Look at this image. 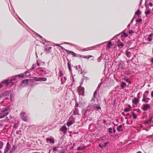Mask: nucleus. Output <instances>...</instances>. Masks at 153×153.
Segmentation results:
<instances>
[{
    "label": "nucleus",
    "instance_id": "obj_2",
    "mask_svg": "<svg viewBox=\"0 0 153 153\" xmlns=\"http://www.w3.org/2000/svg\"><path fill=\"white\" fill-rule=\"evenodd\" d=\"M20 116L23 121L25 122L27 121V117L26 116V113L25 112L22 111L20 113Z\"/></svg>",
    "mask_w": 153,
    "mask_h": 153
},
{
    "label": "nucleus",
    "instance_id": "obj_48",
    "mask_svg": "<svg viewBox=\"0 0 153 153\" xmlns=\"http://www.w3.org/2000/svg\"><path fill=\"white\" fill-rule=\"evenodd\" d=\"M108 144V142H106L104 144V145H102L103 147H105Z\"/></svg>",
    "mask_w": 153,
    "mask_h": 153
},
{
    "label": "nucleus",
    "instance_id": "obj_58",
    "mask_svg": "<svg viewBox=\"0 0 153 153\" xmlns=\"http://www.w3.org/2000/svg\"><path fill=\"white\" fill-rule=\"evenodd\" d=\"M133 33V32L132 30H131L129 31V34H131V33Z\"/></svg>",
    "mask_w": 153,
    "mask_h": 153
},
{
    "label": "nucleus",
    "instance_id": "obj_26",
    "mask_svg": "<svg viewBox=\"0 0 153 153\" xmlns=\"http://www.w3.org/2000/svg\"><path fill=\"white\" fill-rule=\"evenodd\" d=\"M68 69L70 72H71V64L69 62L68 63Z\"/></svg>",
    "mask_w": 153,
    "mask_h": 153
},
{
    "label": "nucleus",
    "instance_id": "obj_52",
    "mask_svg": "<svg viewBox=\"0 0 153 153\" xmlns=\"http://www.w3.org/2000/svg\"><path fill=\"white\" fill-rule=\"evenodd\" d=\"M145 123L146 124H148L150 123V122L149 121V120H147L145 121Z\"/></svg>",
    "mask_w": 153,
    "mask_h": 153
},
{
    "label": "nucleus",
    "instance_id": "obj_12",
    "mask_svg": "<svg viewBox=\"0 0 153 153\" xmlns=\"http://www.w3.org/2000/svg\"><path fill=\"white\" fill-rule=\"evenodd\" d=\"M46 73V74L44 75L45 76L50 77L52 76V73L48 70Z\"/></svg>",
    "mask_w": 153,
    "mask_h": 153
},
{
    "label": "nucleus",
    "instance_id": "obj_53",
    "mask_svg": "<svg viewBox=\"0 0 153 153\" xmlns=\"http://www.w3.org/2000/svg\"><path fill=\"white\" fill-rule=\"evenodd\" d=\"M102 121H103V124H105L106 123V121L105 120L103 119V120Z\"/></svg>",
    "mask_w": 153,
    "mask_h": 153
},
{
    "label": "nucleus",
    "instance_id": "obj_60",
    "mask_svg": "<svg viewBox=\"0 0 153 153\" xmlns=\"http://www.w3.org/2000/svg\"><path fill=\"white\" fill-rule=\"evenodd\" d=\"M124 35L125 37H127L128 36V34L125 33H124Z\"/></svg>",
    "mask_w": 153,
    "mask_h": 153
},
{
    "label": "nucleus",
    "instance_id": "obj_38",
    "mask_svg": "<svg viewBox=\"0 0 153 153\" xmlns=\"http://www.w3.org/2000/svg\"><path fill=\"white\" fill-rule=\"evenodd\" d=\"M102 55V54L100 56V57H99V58H98L97 60L99 62H100V61H101V57Z\"/></svg>",
    "mask_w": 153,
    "mask_h": 153
},
{
    "label": "nucleus",
    "instance_id": "obj_5",
    "mask_svg": "<svg viewBox=\"0 0 153 153\" xmlns=\"http://www.w3.org/2000/svg\"><path fill=\"white\" fill-rule=\"evenodd\" d=\"M38 70L41 71L43 75H44L46 74L48 70L44 68L39 67L38 68Z\"/></svg>",
    "mask_w": 153,
    "mask_h": 153
},
{
    "label": "nucleus",
    "instance_id": "obj_27",
    "mask_svg": "<svg viewBox=\"0 0 153 153\" xmlns=\"http://www.w3.org/2000/svg\"><path fill=\"white\" fill-rule=\"evenodd\" d=\"M95 106V110H100L101 108L100 106H98L97 105H94Z\"/></svg>",
    "mask_w": 153,
    "mask_h": 153
},
{
    "label": "nucleus",
    "instance_id": "obj_35",
    "mask_svg": "<svg viewBox=\"0 0 153 153\" xmlns=\"http://www.w3.org/2000/svg\"><path fill=\"white\" fill-rule=\"evenodd\" d=\"M112 45V43H111V42L109 41L108 42V45H107V46L108 48H110L111 47V46Z\"/></svg>",
    "mask_w": 153,
    "mask_h": 153
},
{
    "label": "nucleus",
    "instance_id": "obj_14",
    "mask_svg": "<svg viewBox=\"0 0 153 153\" xmlns=\"http://www.w3.org/2000/svg\"><path fill=\"white\" fill-rule=\"evenodd\" d=\"M92 111H91L90 109L88 108H87V109L86 110L85 112V114H88L89 115L90 114Z\"/></svg>",
    "mask_w": 153,
    "mask_h": 153
},
{
    "label": "nucleus",
    "instance_id": "obj_56",
    "mask_svg": "<svg viewBox=\"0 0 153 153\" xmlns=\"http://www.w3.org/2000/svg\"><path fill=\"white\" fill-rule=\"evenodd\" d=\"M119 34L117 35L114 36L113 37V39H115V38H117V37L118 36Z\"/></svg>",
    "mask_w": 153,
    "mask_h": 153
},
{
    "label": "nucleus",
    "instance_id": "obj_13",
    "mask_svg": "<svg viewBox=\"0 0 153 153\" xmlns=\"http://www.w3.org/2000/svg\"><path fill=\"white\" fill-rule=\"evenodd\" d=\"M37 79H36V81H45L47 79L45 77H39L36 78Z\"/></svg>",
    "mask_w": 153,
    "mask_h": 153
},
{
    "label": "nucleus",
    "instance_id": "obj_10",
    "mask_svg": "<svg viewBox=\"0 0 153 153\" xmlns=\"http://www.w3.org/2000/svg\"><path fill=\"white\" fill-rule=\"evenodd\" d=\"M95 107L94 105L93 104L90 105L87 107L92 111L95 110Z\"/></svg>",
    "mask_w": 153,
    "mask_h": 153
},
{
    "label": "nucleus",
    "instance_id": "obj_57",
    "mask_svg": "<svg viewBox=\"0 0 153 153\" xmlns=\"http://www.w3.org/2000/svg\"><path fill=\"white\" fill-rule=\"evenodd\" d=\"M60 47L62 48V49L64 50H65L66 51V50H66L65 48H64L63 47L61 46H60Z\"/></svg>",
    "mask_w": 153,
    "mask_h": 153
},
{
    "label": "nucleus",
    "instance_id": "obj_7",
    "mask_svg": "<svg viewBox=\"0 0 153 153\" xmlns=\"http://www.w3.org/2000/svg\"><path fill=\"white\" fill-rule=\"evenodd\" d=\"M10 145L8 142H7L6 146V147L5 148L4 153H6L10 149Z\"/></svg>",
    "mask_w": 153,
    "mask_h": 153
},
{
    "label": "nucleus",
    "instance_id": "obj_23",
    "mask_svg": "<svg viewBox=\"0 0 153 153\" xmlns=\"http://www.w3.org/2000/svg\"><path fill=\"white\" fill-rule=\"evenodd\" d=\"M37 65L38 66H40L42 63V61L40 60H37Z\"/></svg>",
    "mask_w": 153,
    "mask_h": 153
},
{
    "label": "nucleus",
    "instance_id": "obj_22",
    "mask_svg": "<svg viewBox=\"0 0 153 153\" xmlns=\"http://www.w3.org/2000/svg\"><path fill=\"white\" fill-rule=\"evenodd\" d=\"M135 14L139 16L141 14V12L139 10H137L135 12Z\"/></svg>",
    "mask_w": 153,
    "mask_h": 153
},
{
    "label": "nucleus",
    "instance_id": "obj_39",
    "mask_svg": "<svg viewBox=\"0 0 153 153\" xmlns=\"http://www.w3.org/2000/svg\"><path fill=\"white\" fill-rule=\"evenodd\" d=\"M18 127V126L17 124H15L13 126V128H14L16 129Z\"/></svg>",
    "mask_w": 153,
    "mask_h": 153
},
{
    "label": "nucleus",
    "instance_id": "obj_44",
    "mask_svg": "<svg viewBox=\"0 0 153 153\" xmlns=\"http://www.w3.org/2000/svg\"><path fill=\"white\" fill-rule=\"evenodd\" d=\"M36 67V65H35L33 64L32 65V68H31V69L32 70H33L34 69V68H35Z\"/></svg>",
    "mask_w": 153,
    "mask_h": 153
},
{
    "label": "nucleus",
    "instance_id": "obj_4",
    "mask_svg": "<svg viewBox=\"0 0 153 153\" xmlns=\"http://www.w3.org/2000/svg\"><path fill=\"white\" fill-rule=\"evenodd\" d=\"M78 90L79 93L83 96L84 95V88L81 86L79 88Z\"/></svg>",
    "mask_w": 153,
    "mask_h": 153
},
{
    "label": "nucleus",
    "instance_id": "obj_47",
    "mask_svg": "<svg viewBox=\"0 0 153 153\" xmlns=\"http://www.w3.org/2000/svg\"><path fill=\"white\" fill-rule=\"evenodd\" d=\"M147 40L149 42H151L152 40V39L151 37H149L147 38Z\"/></svg>",
    "mask_w": 153,
    "mask_h": 153
},
{
    "label": "nucleus",
    "instance_id": "obj_20",
    "mask_svg": "<svg viewBox=\"0 0 153 153\" xmlns=\"http://www.w3.org/2000/svg\"><path fill=\"white\" fill-rule=\"evenodd\" d=\"M85 147L79 146L77 148V150H82L83 149H85Z\"/></svg>",
    "mask_w": 153,
    "mask_h": 153
},
{
    "label": "nucleus",
    "instance_id": "obj_11",
    "mask_svg": "<svg viewBox=\"0 0 153 153\" xmlns=\"http://www.w3.org/2000/svg\"><path fill=\"white\" fill-rule=\"evenodd\" d=\"M66 52L68 54H71L73 56H76V54L72 51H69L67 50H66Z\"/></svg>",
    "mask_w": 153,
    "mask_h": 153
},
{
    "label": "nucleus",
    "instance_id": "obj_37",
    "mask_svg": "<svg viewBox=\"0 0 153 153\" xmlns=\"http://www.w3.org/2000/svg\"><path fill=\"white\" fill-rule=\"evenodd\" d=\"M130 110V108H126L124 109V111L125 112H128Z\"/></svg>",
    "mask_w": 153,
    "mask_h": 153
},
{
    "label": "nucleus",
    "instance_id": "obj_55",
    "mask_svg": "<svg viewBox=\"0 0 153 153\" xmlns=\"http://www.w3.org/2000/svg\"><path fill=\"white\" fill-rule=\"evenodd\" d=\"M152 119V117H149V121L150 123H151V122Z\"/></svg>",
    "mask_w": 153,
    "mask_h": 153
},
{
    "label": "nucleus",
    "instance_id": "obj_34",
    "mask_svg": "<svg viewBox=\"0 0 153 153\" xmlns=\"http://www.w3.org/2000/svg\"><path fill=\"white\" fill-rule=\"evenodd\" d=\"M17 147L16 146H13L11 149H12V150H13V151H14L15 150H16L17 149Z\"/></svg>",
    "mask_w": 153,
    "mask_h": 153
},
{
    "label": "nucleus",
    "instance_id": "obj_28",
    "mask_svg": "<svg viewBox=\"0 0 153 153\" xmlns=\"http://www.w3.org/2000/svg\"><path fill=\"white\" fill-rule=\"evenodd\" d=\"M51 47H50L48 48V49L45 48V51L47 52H49L51 51Z\"/></svg>",
    "mask_w": 153,
    "mask_h": 153
},
{
    "label": "nucleus",
    "instance_id": "obj_1",
    "mask_svg": "<svg viewBox=\"0 0 153 153\" xmlns=\"http://www.w3.org/2000/svg\"><path fill=\"white\" fill-rule=\"evenodd\" d=\"M9 113L8 111V109L7 108H6L2 110L0 113V119L2 118L7 115Z\"/></svg>",
    "mask_w": 153,
    "mask_h": 153
},
{
    "label": "nucleus",
    "instance_id": "obj_33",
    "mask_svg": "<svg viewBox=\"0 0 153 153\" xmlns=\"http://www.w3.org/2000/svg\"><path fill=\"white\" fill-rule=\"evenodd\" d=\"M150 11L149 10H148L146 11H145V14L146 15H148L149 14Z\"/></svg>",
    "mask_w": 153,
    "mask_h": 153
},
{
    "label": "nucleus",
    "instance_id": "obj_3",
    "mask_svg": "<svg viewBox=\"0 0 153 153\" xmlns=\"http://www.w3.org/2000/svg\"><path fill=\"white\" fill-rule=\"evenodd\" d=\"M46 140L47 143L53 144L54 143V139L53 137H47L46 138Z\"/></svg>",
    "mask_w": 153,
    "mask_h": 153
},
{
    "label": "nucleus",
    "instance_id": "obj_24",
    "mask_svg": "<svg viewBox=\"0 0 153 153\" xmlns=\"http://www.w3.org/2000/svg\"><path fill=\"white\" fill-rule=\"evenodd\" d=\"M126 85V83L124 82H122L121 83V88H123L125 85Z\"/></svg>",
    "mask_w": 153,
    "mask_h": 153
},
{
    "label": "nucleus",
    "instance_id": "obj_17",
    "mask_svg": "<svg viewBox=\"0 0 153 153\" xmlns=\"http://www.w3.org/2000/svg\"><path fill=\"white\" fill-rule=\"evenodd\" d=\"M75 110L74 111L73 114L74 115H77L79 114V111L78 109L77 108H75Z\"/></svg>",
    "mask_w": 153,
    "mask_h": 153
},
{
    "label": "nucleus",
    "instance_id": "obj_30",
    "mask_svg": "<svg viewBox=\"0 0 153 153\" xmlns=\"http://www.w3.org/2000/svg\"><path fill=\"white\" fill-rule=\"evenodd\" d=\"M73 123L71 121H68L67 122V125L68 126H69L71 125Z\"/></svg>",
    "mask_w": 153,
    "mask_h": 153
},
{
    "label": "nucleus",
    "instance_id": "obj_18",
    "mask_svg": "<svg viewBox=\"0 0 153 153\" xmlns=\"http://www.w3.org/2000/svg\"><path fill=\"white\" fill-rule=\"evenodd\" d=\"M79 55L80 56V57H82L83 58L87 59H89V58L92 57V56L91 55H88V56H82L80 55Z\"/></svg>",
    "mask_w": 153,
    "mask_h": 153
},
{
    "label": "nucleus",
    "instance_id": "obj_8",
    "mask_svg": "<svg viewBox=\"0 0 153 153\" xmlns=\"http://www.w3.org/2000/svg\"><path fill=\"white\" fill-rule=\"evenodd\" d=\"M67 130V128L65 126H62L60 130L62 131L64 134H65L66 133V131Z\"/></svg>",
    "mask_w": 153,
    "mask_h": 153
},
{
    "label": "nucleus",
    "instance_id": "obj_42",
    "mask_svg": "<svg viewBox=\"0 0 153 153\" xmlns=\"http://www.w3.org/2000/svg\"><path fill=\"white\" fill-rule=\"evenodd\" d=\"M63 75V74L61 71H60L59 73V76L60 77H62Z\"/></svg>",
    "mask_w": 153,
    "mask_h": 153
},
{
    "label": "nucleus",
    "instance_id": "obj_50",
    "mask_svg": "<svg viewBox=\"0 0 153 153\" xmlns=\"http://www.w3.org/2000/svg\"><path fill=\"white\" fill-rule=\"evenodd\" d=\"M58 147H54L53 149V151H54L57 150Z\"/></svg>",
    "mask_w": 153,
    "mask_h": 153
},
{
    "label": "nucleus",
    "instance_id": "obj_61",
    "mask_svg": "<svg viewBox=\"0 0 153 153\" xmlns=\"http://www.w3.org/2000/svg\"><path fill=\"white\" fill-rule=\"evenodd\" d=\"M153 35V34H150L149 35V37H151Z\"/></svg>",
    "mask_w": 153,
    "mask_h": 153
},
{
    "label": "nucleus",
    "instance_id": "obj_64",
    "mask_svg": "<svg viewBox=\"0 0 153 153\" xmlns=\"http://www.w3.org/2000/svg\"><path fill=\"white\" fill-rule=\"evenodd\" d=\"M151 96L152 97H153V91H152L151 93Z\"/></svg>",
    "mask_w": 153,
    "mask_h": 153
},
{
    "label": "nucleus",
    "instance_id": "obj_51",
    "mask_svg": "<svg viewBox=\"0 0 153 153\" xmlns=\"http://www.w3.org/2000/svg\"><path fill=\"white\" fill-rule=\"evenodd\" d=\"M149 5L150 6V7H152V6H153V4L152 3V2H151L150 1L149 2Z\"/></svg>",
    "mask_w": 153,
    "mask_h": 153
},
{
    "label": "nucleus",
    "instance_id": "obj_62",
    "mask_svg": "<svg viewBox=\"0 0 153 153\" xmlns=\"http://www.w3.org/2000/svg\"><path fill=\"white\" fill-rule=\"evenodd\" d=\"M13 151L12 150V149H11L9 152V153H13Z\"/></svg>",
    "mask_w": 153,
    "mask_h": 153
},
{
    "label": "nucleus",
    "instance_id": "obj_45",
    "mask_svg": "<svg viewBox=\"0 0 153 153\" xmlns=\"http://www.w3.org/2000/svg\"><path fill=\"white\" fill-rule=\"evenodd\" d=\"M101 85V83H100L99 84L98 86L97 87L96 90H99L100 89V88Z\"/></svg>",
    "mask_w": 153,
    "mask_h": 153
},
{
    "label": "nucleus",
    "instance_id": "obj_36",
    "mask_svg": "<svg viewBox=\"0 0 153 153\" xmlns=\"http://www.w3.org/2000/svg\"><path fill=\"white\" fill-rule=\"evenodd\" d=\"M3 145V143L1 141H0V149H2Z\"/></svg>",
    "mask_w": 153,
    "mask_h": 153
},
{
    "label": "nucleus",
    "instance_id": "obj_19",
    "mask_svg": "<svg viewBox=\"0 0 153 153\" xmlns=\"http://www.w3.org/2000/svg\"><path fill=\"white\" fill-rule=\"evenodd\" d=\"M1 83L2 84H6L7 86H8L9 85V80L7 79L4 80L1 82Z\"/></svg>",
    "mask_w": 153,
    "mask_h": 153
},
{
    "label": "nucleus",
    "instance_id": "obj_31",
    "mask_svg": "<svg viewBox=\"0 0 153 153\" xmlns=\"http://www.w3.org/2000/svg\"><path fill=\"white\" fill-rule=\"evenodd\" d=\"M139 102V100L136 98H134V104H136Z\"/></svg>",
    "mask_w": 153,
    "mask_h": 153
},
{
    "label": "nucleus",
    "instance_id": "obj_63",
    "mask_svg": "<svg viewBox=\"0 0 153 153\" xmlns=\"http://www.w3.org/2000/svg\"><path fill=\"white\" fill-rule=\"evenodd\" d=\"M15 80V78H13L12 79H11V80H10V82H11V81H13V80Z\"/></svg>",
    "mask_w": 153,
    "mask_h": 153
},
{
    "label": "nucleus",
    "instance_id": "obj_9",
    "mask_svg": "<svg viewBox=\"0 0 153 153\" xmlns=\"http://www.w3.org/2000/svg\"><path fill=\"white\" fill-rule=\"evenodd\" d=\"M28 80L27 79H26L22 81L21 84L22 85L25 86L28 85Z\"/></svg>",
    "mask_w": 153,
    "mask_h": 153
},
{
    "label": "nucleus",
    "instance_id": "obj_16",
    "mask_svg": "<svg viewBox=\"0 0 153 153\" xmlns=\"http://www.w3.org/2000/svg\"><path fill=\"white\" fill-rule=\"evenodd\" d=\"M117 44L119 47H123L124 46L123 43L120 40H119L117 41Z\"/></svg>",
    "mask_w": 153,
    "mask_h": 153
},
{
    "label": "nucleus",
    "instance_id": "obj_49",
    "mask_svg": "<svg viewBox=\"0 0 153 153\" xmlns=\"http://www.w3.org/2000/svg\"><path fill=\"white\" fill-rule=\"evenodd\" d=\"M142 101L143 102H148L149 101L148 100H146L144 98L143 99Z\"/></svg>",
    "mask_w": 153,
    "mask_h": 153
},
{
    "label": "nucleus",
    "instance_id": "obj_54",
    "mask_svg": "<svg viewBox=\"0 0 153 153\" xmlns=\"http://www.w3.org/2000/svg\"><path fill=\"white\" fill-rule=\"evenodd\" d=\"M79 107V104H76L75 106V108H76Z\"/></svg>",
    "mask_w": 153,
    "mask_h": 153
},
{
    "label": "nucleus",
    "instance_id": "obj_6",
    "mask_svg": "<svg viewBox=\"0 0 153 153\" xmlns=\"http://www.w3.org/2000/svg\"><path fill=\"white\" fill-rule=\"evenodd\" d=\"M151 107V106L149 104H144L143 105L142 109L144 111H146L149 108H150Z\"/></svg>",
    "mask_w": 153,
    "mask_h": 153
},
{
    "label": "nucleus",
    "instance_id": "obj_25",
    "mask_svg": "<svg viewBox=\"0 0 153 153\" xmlns=\"http://www.w3.org/2000/svg\"><path fill=\"white\" fill-rule=\"evenodd\" d=\"M5 121L6 122L8 123H10L11 122V119L8 117H6L5 120Z\"/></svg>",
    "mask_w": 153,
    "mask_h": 153
},
{
    "label": "nucleus",
    "instance_id": "obj_32",
    "mask_svg": "<svg viewBox=\"0 0 153 153\" xmlns=\"http://www.w3.org/2000/svg\"><path fill=\"white\" fill-rule=\"evenodd\" d=\"M65 44H67V45L69 44V45H71V46H74V47L76 46V45H74V44H72V43H69V42H65Z\"/></svg>",
    "mask_w": 153,
    "mask_h": 153
},
{
    "label": "nucleus",
    "instance_id": "obj_40",
    "mask_svg": "<svg viewBox=\"0 0 153 153\" xmlns=\"http://www.w3.org/2000/svg\"><path fill=\"white\" fill-rule=\"evenodd\" d=\"M112 128H108V132L111 134H112Z\"/></svg>",
    "mask_w": 153,
    "mask_h": 153
},
{
    "label": "nucleus",
    "instance_id": "obj_15",
    "mask_svg": "<svg viewBox=\"0 0 153 153\" xmlns=\"http://www.w3.org/2000/svg\"><path fill=\"white\" fill-rule=\"evenodd\" d=\"M117 130L119 132L122 131H123L122 129V125H120L118 126L117 128Z\"/></svg>",
    "mask_w": 153,
    "mask_h": 153
},
{
    "label": "nucleus",
    "instance_id": "obj_46",
    "mask_svg": "<svg viewBox=\"0 0 153 153\" xmlns=\"http://www.w3.org/2000/svg\"><path fill=\"white\" fill-rule=\"evenodd\" d=\"M100 45H96L95 46H93L92 47V48H96V47H99L100 46Z\"/></svg>",
    "mask_w": 153,
    "mask_h": 153
},
{
    "label": "nucleus",
    "instance_id": "obj_59",
    "mask_svg": "<svg viewBox=\"0 0 153 153\" xmlns=\"http://www.w3.org/2000/svg\"><path fill=\"white\" fill-rule=\"evenodd\" d=\"M74 82H72L70 85V87H72V86L73 85H74Z\"/></svg>",
    "mask_w": 153,
    "mask_h": 153
},
{
    "label": "nucleus",
    "instance_id": "obj_41",
    "mask_svg": "<svg viewBox=\"0 0 153 153\" xmlns=\"http://www.w3.org/2000/svg\"><path fill=\"white\" fill-rule=\"evenodd\" d=\"M18 76L19 78L20 77H24V75L23 74H19L18 75Z\"/></svg>",
    "mask_w": 153,
    "mask_h": 153
},
{
    "label": "nucleus",
    "instance_id": "obj_29",
    "mask_svg": "<svg viewBox=\"0 0 153 153\" xmlns=\"http://www.w3.org/2000/svg\"><path fill=\"white\" fill-rule=\"evenodd\" d=\"M142 21V20L141 19H136L135 21L136 23H140Z\"/></svg>",
    "mask_w": 153,
    "mask_h": 153
},
{
    "label": "nucleus",
    "instance_id": "obj_43",
    "mask_svg": "<svg viewBox=\"0 0 153 153\" xmlns=\"http://www.w3.org/2000/svg\"><path fill=\"white\" fill-rule=\"evenodd\" d=\"M97 90H96L94 92V94H93V97L94 98H95V96L97 94Z\"/></svg>",
    "mask_w": 153,
    "mask_h": 153
},
{
    "label": "nucleus",
    "instance_id": "obj_21",
    "mask_svg": "<svg viewBox=\"0 0 153 153\" xmlns=\"http://www.w3.org/2000/svg\"><path fill=\"white\" fill-rule=\"evenodd\" d=\"M63 78L64 79V80L63 81H62L63 79L62 78L60 80L61 82V84L62 85H63L65 83V82L66 81V78L64 76Z\"/></svg>",
    "mask_w": 153,
    "mask_h": 153
}]
</instances>
